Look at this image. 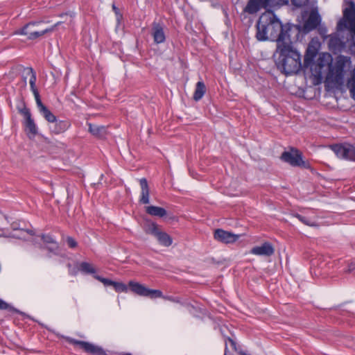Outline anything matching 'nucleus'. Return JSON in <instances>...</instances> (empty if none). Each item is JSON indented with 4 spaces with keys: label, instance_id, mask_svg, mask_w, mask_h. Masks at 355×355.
Segmentation results:
<instances>
[{
    "label": "nucleus",
    "instance_id": "f257e3e1",
    "mask_svg": "<svg viewBox=\"0 0 355 355\" xmlns=\"http://www.w3.org/2000/svg\"><path fill=\"white\" fill-rule=\"evenodd\" d=\"M293 27L291 24L283 25L273 12L268 10L259 17L257 24L256 37L259 41H276L277 46L281 40L282 42L291 40L289 32Z\"/></svg>",
    "mask_w": 355,
    "mask_h": 355
},
{
    "label": "nucleus",
    "instance_id": "f03ea898",
    "mask_svg": "<svg viewBox=\"0 0 355 355\" xmlns=\"http://www.w3.org/2000/svg\"><path fill=\"white\" fill-rule=\"evenodd\" d=\"M276 64L286 75L297 73L302 67L301 55L293 47L291 40L283 42L281 40L278 42L275 53Z\"/></svg>",
    "mask_w": 355,
    "mask_h": 355
},
{
    "label": "nucleus",
    "instance_id": "7ed1b4c3",
    "mask_svg": "<svg viewBox=\"0 0 355 355\" xmlns=\"http://www.w3.org/2000/svg\"><path fill=\"white\" fill-rule=\"evenodd\" d=\"M313 56L314 55L310 56L307 53L304 56V65L306 67H310L312 75L317 79L321 80L329 70L333 62V58L329 53H322L319 55L317 60L311 63Z\"/></svg>",
    "mask_w": 355,
    "mask_h": 355
},
{
    "label": "nucleus",
    "instance_id": "20e7f679",
    "mask_svg": "<svg viewBox=\"0 0 355 355\" xmlns=\"http://www.w3.org/2000/svg\"><path fill=\"white\" fill-rule=\"evenodd\" d=\"M350 62V58L343 55L338 57L335 62H332L329 70L325 76L326 80L334 85H342L344 80L345 69L346 65Z\"/></svg>",
    "mask_w": 355,
    "mask_h": 355
},
{
    "label": "nucleus",
    "instance_id": "39448f33",
    "mask_svg": "<svg viewBox=\"0 0 355 355\" xmlns=\"http://www.w3.org/2000/svg\"><path fill=\"white\" fill-rule=\"evenodd\" d=\"M24 71L26 75L30 76L29 84L31 89L35 96L37 106L40 112L44 119L52 123L56 121V116L42 103L38 90L36 87V73L31 67L26 68Z\"/></svg>",
    "mask_w": 355,
    "mask_h": 355
},
{
    "label": "nucleus",
    "instance_id": "423d86ee",
    "mask_svg": "<svg viewBox=\"0 0 355 355\" xmlns=\"http://www.w3.org/2000/svg\"><path fill=\"white\" fill-rule=\"evenodd\" d=\"M348 30L352 37H355V3L350 1L348 6L343 9V17L337 24V30Z\"/></svg>",
    "mask_w": 355,
    "mask_h": 355
},
{
    "label": "nucleus",
    "instance_id": "0eeeda50",
    "mask_svg": "<svg viewBox=\"0 0 355 355\" xmlns=\"http://www.w3.org/2000/svg\"><path fill=\"white\" fill-rule=\"evenodd\" d=\"M288 3V0H249L244 11L249 14H254L261 8L279 7Z\"/></svg>",
    "mask_w": 355,
    "mask_h": 355
},
{
    "label": "nucleus",
    "instance_id": "6e6552de",
    "mask_svg": "<svg viewBox=\"0 0 355 355\" xmlns=\"http://www.w3.org/2000/svg\"><path fill=\"white\" fill-rule=\"evenodd\" d=\"M40 21L30 22L23 26L21 28L17 30L15 32L16 35H21L27 36L29 40H36L44 34L53 31V28H47L46 29L39 31L37 26L40 24Z\"/></svg>",
    "mask_w": 355,
    "mask_h": 355
},
{
    "label": "nucleus",
    "instance_id": "1a4fd4ad",
    "mask_svg": "<svg viewBox=\"0 0 355 355\" xmlns=\"http://www.w3.org/2000/svg\"><path fill=\"white\" fill-rule=\"evenodd\" d=\"M128 286L134 293L140 296L148 297L152 299L162 297V293L161 291L150 289L138 282L130 281L128 283Z\"/></svg>",
    "mask_w": 355,
    "mask_h": 355
},
{
    "label": "nucleus",
    "instance_id": "9d476101",
    "mask_svg": "<svg viewBox=\"0 0 355 355\" xmlns=\"http://www.w3.org/2000/svg\"><path fill=\"white\" fill-rule=\"evenodd\" d=\"M331 148L338 158L355 162V146L349 144H336L331 146Z\"/></svg>",
    "mask_w": 355,
    "mask_h": 355
},
{
    "label": "nucleus",
    "instance_id": "9b49d317",
    "mask_svg": "<svg viewBox=\"0 0 355 355\" xmlns=\"http://www.w3.org/2000/svg\"><path fill=\"white\" fill-rule=\"evenodd\" d=\"M281 159L293 166H302L306 168H309V163L302 159V154L297 150L284 152L281 155Z\"/></svg>",
    "mask_w": 355,
    "mask_h": 355
},
{
    "label": "nucleus",
    "instance_id": "f8f14e48",
    "mask_svg": "<svg viewBox=\"0 0 355 355\" xmlns=\"http://www.w3.org/2000/svg\"><path fill=\"white\" fill-rule=\"evenodd\" d=\"M19 112L24 118V125L28 136L29 137H35L37 134V128L32 118L29 109L24 107L19 110Z\"/></svg>",
    "mask_w": 355,
    "mask_h": 355
},
{
    "label": "nucleus",
    "instance_id": "ddd939ff",
    "mask_svg": "<svg viewBox=\"0 0 355 355\" xmlns=\"http://www.w3.org/2000/svg\"><path fill=\"white\" fill-rule=\"evenodd\" d=\"M69 342L73 345H78L80 348L83 349L86 352L91 353L94 355H103L104 352L102 348L94 345L92 343L77 340L75 339H70Z\"/></svg>",
    "mask_w": 355,
    "mask_h": 355
},
{
    "label": "nucleus",
    "instance_id": "4468645a",
    "mask_svg": "<svg viewBox=\"0 0 355 355\" xmlns=\"http://www.w3.org/2000/svg\"><path fill=\"white\" fill-rule=\"evenodd\" d=\"M214 238L222 243H232L239 238V235L232 234L221 229H218L214 232Z\"/></svg>",
    "mask_w": 355,
    "mask_h": 355
},
{
    "label": "nucleus",
    "instance_id": "2eb2a0df",
    "mask_svg": "<svg viewBox=\"0 0 355 355\" xmlns=\"http://www.w3.org/2000/svg\"><path fill=\"white\" fill-rule=\"evenodd\" d=\"M250 253L257 256L270 257L273 254L274 248L270 243L266 242L260 246L252 248Z\"/></svg>",
    "mask_w": 355,
    "mask_h": 355
},
{
    "label": "nucleus",
    "instance_id": "dca6fc26",
    "mask_svg": "<svg viewBox=\"0 0 355 355\" xmlns=\"http://www.w3.org/2000/svg\"><path fill=\"white\" fill-rule=\"evenodd\" d=\"M152 35L154 42L157 44L163 43L165 40V33L163 27L157 23H154L152 28Z\"/></svg>",
    "mask_w": 355,
    "mask_h": 355
},
{
    "label": "nucleus",
    "instance_id": "f3484780",
    "mask_svg": "<svg viewBox=\"0 0 355 355\" xmlns=\"http://www.w3.org/2000/svg\"><path fill=\"white\" fill-rule=\"evenodd\" d=\"M139 184L141 189L139 202L145 205L148 204L150 202V191L146 179H140Z\"/></svg>",
    "mask_w": 355,
    "mask_h": 355
},
{
    "label": "nucleus",
    "instance_id": "a211bd4d",
    "mask_svg": "<svg viewBox=\"0 0 355 355\" xmlns=\"http://www.w3.org/2000/svg\"><path fill=\"white\" fill-rule=\"evenodd\" d=\"M350 96L355 100V65L349 70L346 82Z\"/></svg>",
    "mask_w": 355,
    "mask_h": 355
},
{
    "label": "nucleus",
    "instance_id": "6ab92c4d",
    "mask_svg": "<svg viewBox=\"0 0 355 355\" xmlns=\"http://www.w3.org/2000/svg\"><path fill=\"white\" fill-rule=\"evenodd\" d=\"M53 125L50 126L51 132L54 134H60L65 132L69 127V123L67 121H56L53 123Z\"/></svg>",
    "mask_w": 355,
    "mask_h": 355
},
{
    "label": "nucleus",
    "instance_id": "aec40b11",
    "mask_svg": "<svg viewBox=\"0 0 355 355\" xmlns=\"http://www.w3.org/2000/svg\"><path fill=\"white\" fill-rule=\"evenodd\" d=\"M42 239L48 250L54 253L58 251V244L51 235H42Z\"/></svg>",
    "mask_w": 355,
    "mask_h": 355
},
{
    "label": "nucleus",
    "instance_id": "412c9836",
    "mask_svg": "<svg viewBox=\"0 0 355 355\" xmlns=\"http://www.w3.org/2000/svg\"><path fill=\"white\" fill-rule=\"evenodd\" d=\"M89 132L96 137H103L106 135V128L103 125H97L92 123H88Z\"/></svg>",
    "mask_w": 355,
    "mask_h": 355
},
{
    "label": "nucleus",
    "instance_id": "4be33fe9",
    "mask_svg": "<svg viewBox=\"0 0 355 355\" xmlns=\"http://www.w3.org/2000/svg\"><path fill=\"white\" fill-rule=\"evenodd\" d=\"M319 24V19L316 15L311 14L304 25V29L309 32L315 29Z\"/></svg>",
    "mask_w": 355,
    "mask_h": 355
},
{
    "label": "nucleus",
    "instance_id": "5701e85b",
    "mask_svg": "<svg viewBox=\"0 0 355 355\" xmlns=\"http://www.w3.org/2000/svg\"><path fill=\"white\" fill-rule=\"evenodd\" d=\"M146 211L147 214L153 216L164 217L166 215V211L165 209L153 205L146 207Z\"/></svg>",
    "mask_w": 355,
    "mask_h": 355
},
{
    "label": "nucleus",
    "instance_id": "b1692460",
    "mask_svg": "<svg viewBox=\"0 0 355 355\" xmlns=\"http://www.w3.org/2000/svg\"><path fill=\"white\" fill-rule=\"evenodd\" d=\"M155 238L158 243L164 247H168L173 243L172 238L167 233L162 232V230L159 231Z\"/></svg>",
    "mask_w": 355,
    "mask_h": 355
},
{
    "label": "nucleus",
    "instance_id": "393cba45",
    "mask_svg": "<svg viewBox=\"0 0 355 355\" xmlns=\"http://www.w3.org/2000/svg\"><path fill=\"white\" fill-rule=\"evenodd\" d=\"M206 92V87L203 82L199 81L196 83V89L193 94V99L196 101L200 100Z\"/></svg>",
    "mask_w": 355,
    "mask_h": 355
},
{
    "label": "nucleus",
    "instance_id": "a878e982",
    "mask_svg": "<svg viewBox=\"0 0 355 355\" xmlns=\"http://www.w3.org/2000/svg\"><path fill=\"white\" fill-rule=\"evenodd\" d=\"M295 217H296L300 221H301L302 223H304L306 225L310 226V227H317L318 226L317 220H316V216L313 217H307V216H303L300 214H295L294 215Z\"/></svg>",
    "mask_w": 355,
    "mask_h": 355
},
{
    "label": "nucleus",
    "instance_id": "bb28decb",
    "mask_svg": "<svg viewBox=\"0 0 355 355\" xmlns=\"http://www.w3.org/2000/svg\"><path fill=\"white\" fill-rule=\"evenodd\" d=\"M159 231L160 230L158 225L155 223H149L146 227V232L153 235L155 237L157 235Z\"/></svg>",
    "mask_w": 355,
    "mask_h": 355
},
{
    "label": "nucleus",
    "instance_id": "cd10ccee",
    "mask_svg": "<svg viewBox=\"0 0 355 355\" xmlns=\"http://www.w3.org/2000/svg\"><path fill=\"white\" fill-rule=\"evenodd\" d=\"M80 269L85 273L94 274L96 272V269L94 266L87 262L81 263L80 265Z\"/></svg>",
    "mask_w": 355,
    "mask_h": 355
},
{
    "label": "nucleus",
    "instance_id": "c85d7f7f",
    "mask_svg": "<svg viewBox=\"0 0 355 355\" xmlns=\"http://www.w3.org/2000/svg\"><path fill=\"white\" fill-rule=\"evenodd\" d=\"M113 287L116 292H127L128 291L127 286L121 282H114Z\"/></svg>",
    "mask_w": 355,
    "mask_h": 355
},
{
    "label": "nucleus",
    "instance_id": "c756f323",
    "mask_svg": "<svg viewBox=\"0 0 355 355\" xmlns=\"http://www.w3.org/2000/svg\"><path fill=\"white\" fill-rule=\"evenodd\" d=\"M94 277L96 279L102 282L105 286H113V284L114 282V281L107 279V278L102 277L97 275H95Z\"/></svg>",
    "mask_w": 355,
    "mask_h": 355
},
{
    "label": "nucleus",
    "instance_id": "7c9ffc66",
    "mask_svg": "<svg viewBox=\"0 0 355 355\" xmlns=\"http://www.w3.org/2000/svg\"><path fill=\"white\" fill-rule=\"evenodd\" d=\"M225 345H226V347H225V352L224 355H227V349H228L229 345L232 347L233 349H234L235 351L237 350L236 346V343L231 338L227 339V340L225 343Z\"/></svg>",
    "mask_w": 355,
    "mask_h": 355
},
{
    "label": "nucleus",
    "instance_id": "2f4dec72",
    "mask_svg": "<svg viewBox=\"0 0 355 355\" xmlns=\"http://www.w3.org/2000/svg\"><path fill=\"white\" fill-rule=\"evenodd\" d=\"M309 0H292L293 5L297 7L305 6Z\"/></svg>",
    "mask_w": 355,
    "mask_h": 355
},
{
    "label": "nucleus",
    "instance_id": "473e14b6",
    "mask_svg": "<svg viewBox=\"0 0 355 355\" xmlns=\"http://www.w3.org/2000/svg\"><path fill=\"white\" fill-rule=\"evenodd\" d=\"M67 243L69 247L74 248L77 246V242L71 236L67 238Z\"/></svg>",
    "mask_w": 355,
    "mask_h": 355
},
{
    "label": "nucleus",
    "instance_id": "72a5a7b5",
    "mask_svg": "<svg viewBox=\"0 0 355 355\" xmlns=\"http://www.w3.org/2000/svg\"><path fill=\"white\" fill-rule=\"evenodd\" d=\"M11 309L10 305L7 304L6 302L3 301L0 299V309L4 310V309Z\"/></svg>",
    "mask_w": 355,
    "mask_h": 355
},
{
    "label": "nucleus",
    "instance_id": "f704fd0d",
    "mask_svg": "<svg viewBox=\"0 0 355 355\" xmlns=\"http://www.w3.org/2000/svg\"><path fill=\"white\" fill-rule=\"evenodd\" d=\"M162 297H163V298H164V299H165V300H170V301H171V302H178V300H175L173 297H166V296H163V295H162Z\"/></svg>",
    "mask_w": 355,
    "mask_h": 355
},
{
    "label": "nucleus",
    "instance_id": "c9c22d12",
    "mask_svg": "<svg viewBox=\"0 0 355 355\" xmlns=\"http://www.w3.org/2000/svg\"><path fill=\"white\" fill-rule=\"evenodd\" d=\"M62 22L61 21H58L57 22L56 24H55L53 26H52L51 28H53V31L55 30V28L59 26Z\"/></svg>",
    "mask_w": 355,
    "mask_h": 355
},
{
    "label": "nucleus",
    "instance_id": "e433bc0d",
    "mask_svg": "<svg viewBox=\"0 0 355 355\" xmlns=\"http://www.w3.org/2000/svg\"><path fill=\"white\" fill-rule=\"evenodd\" d=\"M355 267H353L352 268H349V270H352V269H354Z\"/></svg>",
    "mask_w": 355,
    "mask_h": 355
},
{
    "label": "nucleus",
    "instance_id": "4c0bfd02",
    "mask_svg": "<svg viewBox=\"0 0 355 355\" xmlns=\"http://www.w3.org/2000/svg\"><path fill=\"white\" fill-rule=\"evenodd\" d=\"M126 355H130V354H126Z\"/></svg>",
    "mask_w": 355,
    "mask_h": 355
}]
</instances>
